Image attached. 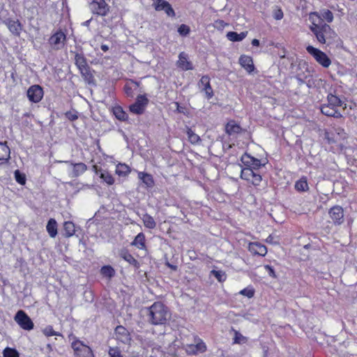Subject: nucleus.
<instances>
[{"mask_svg": "<svg viewBox=\"0 0 357 357\" xmlns=\"http://www.w3.org/2000/svg\"><path fill=\"white\" fill-rule=\"evenodd\" d=\"M147 321L152 325H165L171 319L168 307L161 302H155L146 308Z\"/></svg>", "mask_w": 357, "mask_h": 357, "instance_id": "nucleus-1", "label": "nucleus"}, {"mask_svg": "<svg viewBox=\"0 0 357 357\" xmlns=\"http://www.w3.org/2000/svg\"><path fill=\"white\" fill-rule=\"evenodd\" d=\"M327 100V104H324L321 106V113L328 116L342 118V115L340 112H338L337 107L343 105V101L332 93L328 95Z\"/></svg>", "mask_w": 357, "mask_h": 357, "instance_id": "nucleus-2", "label": "nucleus"}, {"mask_svg": "<svg viewBox=\"0 0 357 357\" xmlns=\"http://www.w3.org/2000/svg\"><path fill=\"white\" fill-rule=\"evenodd\" d=\"M306 50L323 67L328 68L331 65V59L324 52L311 45H308Z\"/></svg>", "mask_w": 357, "mask_h": 357, "instance_id": "nucleus-3", "label": "nucleus"}, {"mask_svg": "<svg viewBox=\"0 0 357 357\" xmlns=\"http://www.w3.org/2000/svg\"><path fill=\"white\" fill-rule=\"evenodd\" d=\"M71 347L74 350L75 357H94L91 349L78 340L73 342Z\"/></svg>", "mask_w": 357, "mask_h": 357, "instance_id": "nucleus-4", "label": "nucleus"}, {"mask_svg": "<svg viewBox=\"0 0 357 357\" xmlns=\"http://www.w3.org/2000/svg\"><path fill=\"white\" fill-rule=\"evenodd\" d=\"M14 320L24 330L30 331L33 328L34 325L32 320L22 310L17 312L14 317Z\"/></svg>", "mask_w": 357, "mask_h": 357, "instance_id": "nucleus-5", "label": "nucleus"}, {"mask_svg": "<svg viewBox=\"0 0 357 357\" xmlns=\"http://www.w3.org/2000/svg\"><path fill=\"white\" fill-rule=\"evenodd\" d=\"M89 8L93 14L100 16H105L109 10V6L105 0H92Z\"/></svg>", "mask_w": 357, "mask_h": 357, "instance_id": "nucleus-6", "label": "nucleus"}, {"mask_svg": "<svg viewBox=\"0 0 357 357\" xmlns=\"http://www.w3.org/2000/svg\"><path fill=\"white\" fill-rule=\"evenodd\" d=\"M148 103L149 100L145 96H138L135 102L130 106V111L135 114H142Z\"/></svg>", "mask_w": 357, "mask_h": 357, "instance_id": "nucleus-7", "label": "nucleus"}, {"mask_svg": "<svg viewBox=\"0 0 357 357\" xmlns=\"http://www.w3.org/2000/svg\"><path fill=\"white\" fill-rule=\"evenodd\" d=\"M114 335L116 340L124 344H130L132 341L129 331L121 325L115 328Z\"/></svg>", "mask_w": 357, "mask_h": 357, "instance_id": "nucleus-8", "label": "nucleus"}, {"mask_svg": "<svg viewBox=\"0 0 357 357\" xmlns=\"http://www.w3.org/2000/svg\"><path fill=\"white\" fill-rule=\"evenodd\" d=\"M26 95L31 102L37 103L43 97V89L38 84L32 85L27 90Z\"/></svg>", "mask_w": 357, "mask_h": 357, "instance_id": "nucleus-9", "label": "nucleus"}, {"mask_svg": "<svg viewBox=\"0 0 357 357\" xmlns=\"http://www.w3.org/2000/svg\"><path fill=\"white\" fill-rule=\"evenodd\" d=\"M66 39V35L62 31H57L49 39V43L54 50H60L64 45Z\"/></svg>", "mask_w": 357, "mask_h": 357, "instance_id": "nucleus-10", "label": "nucleus"}, {"mask_svg": "<svg viewBox=\"0 0 357 357\" xmlns=\"http://www.w3.org/2000/svg\"><path fill=\"white\" fill-rule=\"evenodd\" d=\"M328 214L335 225H340L344 221V211L340 206H334L328 211Z\"/></svg>", "mask_w": 357, "mask_h": 357, "instance_id": "nucleus-11", "label": "nucleus"}, {"mask_svg": "<svg viewBox=\"0 0 357 357\" xmlns=\"http://www.w3.org/2000/svg\"><path fill=\"white\" fill-rule=\"evenodd\" d=\"M241 162L244 165L250 167L253 170H257L264 165L261 164L260 160L255 158L247 153H244L241 158Z\"/></svg>", "mask_w": 357, "mask_h": 357, "instance_id": "nucleus-12", "label": "nucleus"}, {"mask_svg": "<svg viewBox=\"0 0 357 357\" xmlns=\"http://www.w3.org/2000/svg\"><path fill=\"white\" fill-rule=\"evenodd\" d=\"M155 9L158 11L164 10L169 17H174L175 12L171 4L165 0H156L155 2Z\"/></svg>", "mask_w": 357, "mask_h": 357, "instance_id": "nucleus-13", "label": "nucleus"}, {"mask_svg": "<svg viewBox=\"0 0 357 357\" xmlns=\"http://www.w3.org/2000/svg\"><path fill=\"white\" fill-rule=\"evenodd\" d=\"M199 87L202 88V90L204 91L207 99L209 100L213 96V91L210 84V78L208 76H203L199 82Z\"/></svg>", "mask_w": 357, "mask_h": 357, "instance_id": "nucleus-14", "label": "nucleus"}, {"mask_svg": "<svg viewBox=\"0 0 357 357\" xmlns=\"http://www.w3.org/2000/svg\"><path fill=\"white\" fill-rule=\"evenodd\" d=\"M198 340L197 342L195 341V344H191L187 345L185 350L188 354L194 355L198 353H203L206 351V347L205 344L199 339Z\"/></svg>", "mask_w": 357, "mask_h": 357, "instance_id": "nucleus-15", "label": "nucleus"}, {"mask_svg": "<svg viewBox=\"0 0 357 357\" xmlns=\"http://www.w3.org/2000/svg\"><path fill=\"white\" fill-rule=\"evenodd\" d=\"M9 31L15 36H19L22 29V26L19 20L7 19L4 22Z\"/></svg>", "mask_w": 357, "mask_h": 357, "instance_id": "nucleus-16", "label": "nucleus"}, {"mask_svg": "<svg viewBox=\"0 0 357 357\" xmlns=\"http://www.w3.org/2000/svg\"><path fill=\"white\" fill-rule=\"evenodd\" d=\"M248 250L254 255L265 256L267 253L266 247L258 242H252L249 244Z\"/></svg>", "mask_w": 357, "mask_h": 357, "instance_id": "nucleus-17", "label": "nucleus"}, {"mask_svg": "<svg viewBox=\"0 0 357 357\" xmlns=\"http://www.w3.org/2000/svg\"><path fill=\"white\" fill-rule=\"evenodd\" d=\"M239 63L249 73H252L255 70L252 59L249 56H241L239 58Z\"/></svg>", "mask_w": 357, "mask_h": 357, "instance_id": "nucleus-18", "label": "nucleus"}, {"mask_svg": "<svg viewBox=\"0 0 357 357\" xmlns=\"http://www.w3.org/2000/svg\"><path fill=\"white\" fill-rule=\"evenodd\" d=\"M312 32L316 36L317 40L322 44L328 43V39L326 38L319 25L314 24L310 27Z\"/></svg>", "mask_w": 357, "mask_h": 357, "instance_id": "nucleus-19", "label": "nucleus"}, {"mask_svg": "<svg viewBox=\"0 0 357 357\" xmlns=\"http://www.w3.org/2000/svg\"><path fill=\"white\" fill-rule=\"evenodd\" d=\"M10 154V151L7 142H0V165L9 160Z\"/></svg>", "mask_w": 357, "mask_h": 357, "instance_id": "nucleus-20", "label": "nucleus"}, {"mask_svg": "<svg viewBox=\"0 0 357 357\" xmlns=\"http://www.w3.org/2000/svg\"><path fill=\"white\" fill-rule=\"evenodd\" d=\"M65 162L70 163L73 166V177H78L87 169V166L83 162L73 163L68 161H66Z\"/></svg>", "mask_w": 357, "mask_h": 357, "instance_id": "nucleus-21", "label": "nucleus"}, {"mask_svg": "<svg viewBox=\"0 0 357 357\" xmlns=\"http://www.w3.org/2000/svg\"><path fill=\"white\" fill-rule=\"evenodd\" d=\"M119 255L125 261H128L130 264L134 266L135 268H138L139 267V262L132 257L131 254L128 252V250H121Z\"/></svg>", "mask_w": 357, "mask_h": 357, "instance_id": "nucleus-22", "label": "nucleus"}, {"mask_svg": "<svg viewBox=\"0 0 357 357\" xmlns=\"http://www.w3.org/2000/svg\"><path fill=\"white\" fill-rule=\"evenodd\" d=\"M178 66L181 68L183 70H188L192 69V63L188 61L187 56L183 52H181L179 54V60L178 61Z\"/></svg>", "mask_w": 357, "mask_h": 357, "instance_id": "nucleus-23", "label": "nucleus"}, {"mask_svg": "<svg viewBox=\"0 0 357 357\" xmlns=\"http://www.w3.org/2000/svg\"><path fill=\"white\" fill-rule=\"evenodd\" d=\"M320 26L325 34L326 38L328 39V43H331V40H334L337 36L335 32L327 24H324L320 25Z\"/></svg>", "mask_w": 357, "mask_h": 357, "instance_id": "nucleus-24", "label": "nucleus"}, {"mask_svg": "<svg viewBox=\"0 0 357 357\" xmlns=\"http://www.w3.org/2000/svg\"><path fill=\"white\" fill-rule=\"evenodd\" d=\"M46 229L50 237L54 238L57 234L56 221L53 218L50 219L47 222Z\"/></svg>", "mask_w": 357, "mask_h": 357, "instance_id": "nucleus-25", "label": "nucleus"}, {"mask_svg": "<svg viewBox=\"0 0 357 357\" xmlns=\"http://www.w3.org/2000/svg\"><path fill=\"white\" fill-rule=\"evenodd\" d=\"M247 33V31L241 32L240 33L234 31H229L227 33V37L231 41L238 42L243 40L246 37Z\"/></svg>", "mask_w": 357, "mask_h": 357, "instance_id": "nucleus-26", "label": "nucleus"}, {"mask_svg": "<svg viewBox=\"0 0 357 357\" xmlns=\"http://www.w3.org/2000/svg\"><path fill=\"white\" fill-rule=\"evenodd\" d=\"M75 65L79 70H83L84 68L89 67L86 58L82 54L76 53L75 54Z\"/></svg>", "mask_w": 357, "mask_h": 357, "instance_id": "nucleus-27", "label": "nucleus"}, {"mask_svg": "<svg viewBox=\"0 0 357 357\" xmlns=\"http://www.w3.org/2000/svg\"><path fill=\"white\" fill-rule=\"evenodd\" d=\"M63 230H64V236L66 238H69L75 234V225L70 222L67 221L63 224Z\"/></svg>", "mask_w": 357, "mask_h": 357, "instance_id": "nucleus-28", "label": "nucleus"}, {"mask_svg": "<svg viewBox=\"0 0 357 357\" xmlns=\"http://www.w3.org/2000/svg\"><path fill=\"white\" fill-rule=\"evenodd\" d=\"M225 130L227 134L229 135L235 134V133H239L241 130V128L240 126L235 123L234 121L229 122L226 125Z\"/></svg>", "mask_w": 357, "mask_h": 357, "instance_id": "nucleus-29", "label": "nucleus"}, {"mask_svg": "<svg viewBox=\"0 0 357 357\" xmlns=\"http://www.w3.org/2000/svg\"><path fill=\"white\" fill-rule=\"evenodd\" d=\"M142 220L144 226L149 229H153L156 226L154 219L148 213L143 215Z\"/></svg>", "mask_w": 357, "mask_h": 357, "instance_id": "nucleus-30", "label": "nucleus"}, {"mask_svg": "<svg viewBox=\"0 0 357 357\" xmlns=\"http://www.w3.org/2000/svg\"><path fill=\"white\" fill-rule=\"evenodd\" d=\"M113 112L116 118L120 121H126L128 119L127 113L119 106L115 107L113 109Z\"/></svg>", "mask_w": 357, "mask_h": 357, "instance_id": "nucleus-31", "label": "nucleus"}, {"mask_svg": "<svg viewBox=\"0 0 357 357\" xmlns=\"http://www.w3.org/2000/svg\"><path fill=\"white\" fill-rule=\"evenodd\" d=\"M138 176L148 187L153 185V180L151 174L139 172Z\"/></svg>", "mask_w": 357, "mask_h": 357, "instance_id": "nucleus-32", "label": "nucleus"}, {"mask_svg": "<svg viewBox=\"0 0 357 357\" xmlns=\"http://www.w3.org/2000/svg\"><path fill=\"white\" fill-rule=\"evenodd\" d=\"M295 188L298 191L304 192L308 190L307 179L305 177L301 178L296 182Z\"/></svg>", "mask_w": 357, "mask_h": 357, "instance_id": "nucleus-33", "label": "nucleus"}, {"mask_svg": "<svg viewBox=\"0 0 357 357\" xmlns=\"http://www.w3.org/2000/svg\"><path fill=\"white\" fill-rule=\"evenodd\" d=\"M255 172L252 169V168L246 166V167L241 170V178L249 181Z\"/></svg>", "mask_w": 357, "mask_h": 357, "instance_id": "nucleus-34", "label": "nucleus"}, {"mask_svg": "<svg viewBox=\"0 0 357 357\" xmlns=\"http://www.w3.org/2000/svg\"><path fill=\"white\" fill-rule=\"evenodd\" d=\"M186 133L188 137V140L191 144H195L201 141L199 136L195 133L191 128H187Z\"/></svg>", "mask_w": 357, "mask_h": 357, "instance_id": "nucleus-35", "label": "nucleus"}, {"mask_svg": "<svg viewBox=\"0 0 357 357\" xmlns=\"http://www.w3.org/2000/svg\"><path fill=\"white\" fill-rule=\"evenodd\" d=\"M100 273L103 276L112 278L115 274V271L111 266H104L101 268Z\"/></svg>", "mask_w": 357, "mask_h": 357, "instance_id": "nucleus-36", "label": "nucleus"}, {"mask_svg": "<svg viewBox=\"0 0 357 357\" xmlns=\"http://www.w3.org/2000/svg\"><path fill=\"white\" fill-rule=\"evenodd\" d=\"M79 71L82 77L84 79L86 82H87L89 84L92 82V81L93 80V75L91 73L89 66L84 68L83 70H79Z\"/></svg>", "mask_w": 357, "mask_h": 357, "instance_id": "nucleus-37", "label": "nucleus"}, {"mask_svg": "<svg viewBox=\"0 0 357 357\" xmlns=\"http://www.w3.org/2000/svg\"><path fill=\"white\" fill-rule=\"evenodd\" d=\"M130 172V167L125 164H119L116 168V173L119 176H126Z\"/></svg>", "mask_w": 357, "mask_h": 357, "instance_id": "nucleus-38", "label": "nucleus"}, {"mask_svg": "<svg viewBox=\"0 0 357 357\" xmlns=\"http://www.w3.org/2000/svg\"><path fill=\"white\" fill-rule=\"evenodd\" d=\"M133 245H137L139 248H142L145 246V236L144 234H138L132 243Z\"/></svg>", "mask_w": 357, "mask_h": 357, "instance_id": "nucleus-39", "label": "nucleus"}, {"mask_svg": "<svg viewBox=\"0 0 357 357\" xmlns=\"http://www.w3.org/2000/svg\"><path fill=\"white\" fill-rule=\"evenodd\" d=\"M100 177L108 185H112L114 183L113 176L107 171H102Z\"/></svg>", "mask_w": 357, "mask_h": 357, "instance_id": "nucleus-40", "label": "nucleus"}, {"mask_svg": "<svg viewBox=\"0 0 357 357\" xmlns=\"http://www.w3.org/2000/svg\"><path fill=\"white\" fill-rule=\"evenodd\" d=\"M333 131L334 135L335 134L337 135L335 138H337V140L347 139V134L343 128L340 127L334 128Z\"/></svg>", "mask_w": 357, "mask_h": 357, "instance_id": "nucleus-41", "label": "nucleus"}, {"mask_svg": "<svg viewBox=\"0 0 357 357\" xmlns=\"http://www.w3.org/2000/svg\"><path fill=\"white\" fill-rule=\"evenodd\" d=\"M3 357H20L15 349L6 347L3 351Z\"/></svg>", "mask_w": 357, "mask_h": 357, "instance_id": "nucleus-42", "label": "nucleus"}, {"mask_svg": "<svg viewBox=\"0 0 357 357\" xmlns=\"http://www.w3.org/2000/svg\"><path fill=\"white\" fill-rule=\"evenodd\" d=\"M15 178L16 181L21 184L24 185L26 183V176L25 174L21 173L20 170L17 169L15 171Z\"/></svg>", "mask_w": 357, "mask_h": 357, "instance_id": "nucleus-43", "label": "nucleus"}, {"mask_svg": "<svg viewBox=\"0 0 357 357\" xmlns=\"http://www.w3.org/2000/svg\"><path fill=\"white\" fill-rule=\"evenodd\" d=\"M211 274L213 275L219 282H223L226 280V275L222 271L212 270Z\"/></svg>", "mask_w": 357, "mask_h": 357, "instance_id": "nucleus-44", "label": "nucleus"}, {"mask_svg": "<svg viewBox=\"0 0 357 357\" xmlns=\"http://www.w3.org/2000/svg\"><path fill=\"white\" fill-rule=\"evenodd\" d=\"M190 31V27L188 25L184 24H182L178 28V32L182 36H186L187 35L189 34Z\"/></svg>", "mask_w": 357, "mask_h": 357, "instance_id": "nucleus-45", "label": "nucleus"}, {"mask_svg": "<svg viewBox=\"0 0 357 357\" xmlns=\"http://www.w3.org/2000/svg\"><path fill=\"white\" fill-rule=\"evenodd\" d=\"M108 354L109 357H123L121 350L118 347H109Z\"/></svg>", "mask_w": 357, "mask_h": 357, "instance_id": "nucleus-46", "label": "nucleus"}, {"mask_svg": "<svg viewBox=\"0 0 357 357\" xmlns=\"http://www.w3.org/2000/svg\"><path fill=\"white\" fill-rule=\"evenodd\" d=\"M261 181V176L257 172H255L253 176L250 179L249 182L252 183L254 185H259Z\"/></svg>", "mask_w": 357, "mask_h": 357, "instance_id": "nucleus-47", "label": "nucleus"}, {"mask_svg": "<svg viewBox=\"0 0 357 357\" xmlns=\"http://www.w3.org/2000/svg\"><path fill=\"white\" fill-rule=\"evenodd\" d=\"M324 138L329 144L335 143L337 141V139L334 136V133H331L327 131L324 133Z\"/></svg>", "mask_w": 357, "mask_h": 357, "instance_id": "nucleus-48", "label": "nucleus"}, {"mask_svg": "<svg viewBox=\"0 0 357 357\" xmlns=\"http://www.w3.org/2000/svg\"><path fill=\"white\" fill-rule=\"evenodd\" d=\"M246 342V337L242 335L241 333L236 332L235 337L234 338V342L236 344H242Z\"/></svg>", "mask_w": 357, "mask_h": 357, "instance_id": "nucleus-49", "label": "nucleus"}, {"mask_svg": "<svg viewBox=\"0 0 357 357\" xmlns=\"http://www.w3.org/2000/svg\"><path fill=\"white\" fill-rule=\"evenodd\" d=\"M43 333L49 337L52 335H59L60 334L54 331L52 326H48L43 330Z\"/></svg>", "mask_w": 357, "mask_h": 357, "instance_id": "nucleus-50", "label": "nucleus"}, {"mask_svg": "<svg viewBox=\"0 0 357 357\" xmlns=\"http://www.w3.org/2000/svg\"><path fill=\"white\" fill-rule=\"evenodd\" d=\"M322 17H323L324 20H325L328 22H331L333 20V14L329 10H324L322 13Z\"/></svg>", "mask_w": 357, "mask_h": 357, "instance_id": "nucleus-51", "label": "nucleus"}, {"mask_svg": "<svg viewBox=\"0 0 357 357\" xmlns=\"http://www.w3.org/2000/svg\"><path fill=\"white\" fill-rule=\"evenodd\" d=\"M240 294L241 295L247 296L248 298H252L254 296L255 291L251 289L245 288V289H243V290H241L240 291Z\"/></svg>", "mask_w": 357, "mask_h": 357, "instance_id": "nucleus-52", "label": "nucleus"}, {"mask_svg": "<svg viewBox=\"0 0 357 357\" xmlns=\"http://www.w3.org/2000/svg\"><path fill=\"white\" fill-rule=\"evenodd\" d=\"M66 117L70 121H75L78 119V116L77 114L73 113L71 112H67L66 114Z\"/></svg>", "mask_w": 357, "mask_h": 357, "instance_id": "nucleus-53", "label": "nucleus"}, {"mask_svg": "<svg viewBox=\"0 0 357 357\" xmlns=\"http://www.w3.org/2000/svg\"><path fill=\"white\" fill-rule=\"evenodd\" d=\"M265 269L268 271V275L272 278H276L275 273L272 266L269 265L264 266Z\"/></svg>", "mask_w": 357, "mask_h": 357, "instance_id": "nucleus-54", "label": "nucleus"}, {"mask_svg": "<svg viewBox=\"0 0 357 357\" xmlns=\"http://www.w3.org/2000/svg\"><path fill=\"white\" fill-rule=\"evenodd\" d=\"M273 17L275 20H279L283 17V13L281 9H278L274 12Z\"/></svg>", "mask_w": 357, "mask_h": 357, "instance_id": "nucleus-55", "label": "nucleus"}, {"mask_svg": "<svg viewBox=\"0 0 357 357\" xmlns=\"http://www.w3.org/2000/svg\"><path fill=\"white\" fill-rule=\"evenodd\" d=\"M125 92L128 96H132V89L130 86L126 85L124 86Z\"/></svg>", "mask_w": 357, "mask_h": 357, "instance_id": "nucleus-56", "label": "nucleus"}, {"mask_svg": "<svg viewBox=\"0 0 357 357\" xmlns=\"http://www.w3.org/2000/svg\"><path fill=\"white\" fill-rule=\"evenodd\" d=\"M296 79L298 80V84L300 85L303 84L305 83V81L303 79V78H301L299 75H296Z\"/></svg>", "mask_w": 357, "mask_h": 357, "instance_id": "nucleus-57", "label": "nucleus"}, {"mask_svg": "<svg viewBox=\"0 0 357 357\" xmlns=\"http://www.w3.org/2000/svg\"><path fill=\"white\" fill-rule=\"evenodd\" d=\"M252 45L253 46H259V40H257V39H255H255H253V40H252Z\"/></svg>", "mask_w": 357, "mask_h": 357, "instance_id": "nucleus-58", "label": "nucleus"}, {"mask_svg": "<svg viewBox=\"0 0 357 357\" xmlns=\"http://www.w3.org/2000/svg\"><path fill=\"white\" fill-rule=\"evenodd\" d=\"M100 48L103 52H107L109 50V47L107 45H102Z\"/></svg>", "mask_w": 357, "mask_h": 357, "instance_id": "nucleus-59", "label": "nucleus"}, {"mask_svg": "<svg viewBox=\"0 0 357 357\" xmlns=\"http://www.w3.org/2000/svg\"><path fill=\"white\" fill-rule=\"evenodd\" d=\"M93 170H94L95 173L98 174V172H99V171H100V170L98 169V166H97V165H93Z\"/></svg>", "mask_w": 357, "mask_h": 357, "instance_id": "nucleus-60", "label": "nucleus"}, {"mask_svg": "<svg viewBox=\"0 0 357 357\" xmlns=\"http://www.w3.org/2000/svg\"><path fill=\"white\" fill-rule=\"evenodd\" d=\"M167 265L170 267L171 268H172L173 270H176V266H174V265H172L170 264L169 263H167Z\"/></svg>", "mask_w": 357, "mask_h": 357, "instance_id": "nucleus-61", "label": "nucleus"}, {"mask_svg": "<svg viewBox=\"0 0 357 357\" xmlns=\"http://www.w3.org/2000/svg\"><path fill=\"white\" fill-rule=\"evenodd\" d=\"M91 20H89L83 23L84 26H89Z\"/></svg>", "mask_w": 357, "mask_h": 357, "instance_id": "nucleus-62", "label": "nucleus"}, {"mask_svg": "<svg viewBox=\"0 0 357 357\" xmlns=\"http://www.w3.org/2000/svg\"><path fill=\"white\" fill-rule=\"evenodd\" d=\"M272 236H269L267 238V242H271L272 241Z\"/></svg>", "mask_w": 357, "mask_h": 357, "instance_id": "nucleus-63", "label": "nucleus"}]
</instances>
